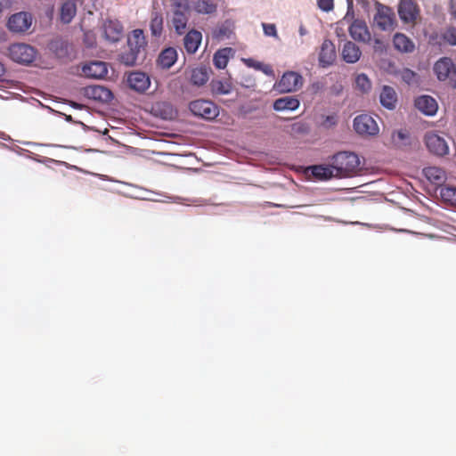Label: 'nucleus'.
<instances>
[{
	"label": "nucleus",
	"mask_w": 456,
	"mask_h": 456,
	"mask_svg": "<svg viewBox=\"0 0 456 456\" xmlns=\"http://www.w3.org/2000/svg\"><path fill=\"white\" fill-rule=\"evenodd\" d=\"M337 178H346L355 175L360 170L359 157L349 151H341L331 159Z\"/></svg>",
	"instance_id": "f257e3e1"
},
{
	"label": "nucleus",
	"mask_w": 456,
	"mask_h": 456,
	"mask_svg": "<svg viewBox=\"0 0 456 456\" xmlns=\"http://www.w3.org/2000/svg\"><path fill=\"white\" fill-rule=\"evenodd\" d=\"M147 45L143 31L142 29H134L127 38L128 51L119 55V61L126 66H134L136 64L139 54L144 50Z\"/></svg>",
	"instance_id": "f03ea898"
},
{
	"label": "nucleus",
	"mask_w": 456,
	"mask_h": 456,
	"mask_svg": "<svg viewBox=\"0 0 456 456\" xmlns=\"http://www.w3.org/2000/svg\"><path fill=\"white\" fill-rule=\"evenodd\" d=\"M376 12L373 17V24L381 31H393L397 27V20L394 10L376 2L374 4Z\"/></svg>",
	"instance_id": "7ed1b4c3"
},
{
	"label": "nucleus",
	"mask_w": 456,
	"mask_h": 456,
	"mask_svg": "<svg viewBox=\"0 0 456 456\" xmlns=\"http://www.w3.org/2000/svg\"><path fill=\"white\" fill-rule=\"evenodd\" d=\"M433 69L439 81L456 88V64L451 58H440L435 62Z\"/></svg>",
	"instance_id": "20e7f679"
},
{
	"label": "nucleus",
	"mask_w": 456,
	"mask_h": 456,
	"mask_svg": "<svg viewBox=\"0 0 456 456\" xmlns=\"http://www.w3.org/2000/svg\"><path fill=\"white\" fill-rule=\"evenodd\" d=\"M190 18V8L187 0L175 2L173 4L171 26L178 36L185 34Z\"/></svg>",
	"instance_id": "39448f33"
},
{
	"label": "nucleus",
	"mask_w": 456,
	"mask_h": 456,
	"mask_svg": "<svg viewBox=\"0 0 456 456\" xmlns=\"http://www.w3.org/2000/svg\"><path fill=\"white\" fill-rule=\"evenodd\" d=\"M400 20L404 24L415 26L420 16V9L413 0H400L397 7Z\"/></svg>",
	"instance_id": "423d86ee"
},
{
	"label": "nucleus",
	"mask_w": 456,
	"mask_h": 456,
	"mask_svg": "<svg viewBox=\"0 0 456 456\" xmlns=\"http://www.w3.org/2000/svg\"><path fill=\"white\" fill-rule=\"evenodd\" d=\"M303 77L295 71L285 72L281 79L276 82L274 88L282 94L291 93L299 90L303 86Z\"/></svg>",
	"instance_id": "0eeeda50"
},
{
	"label": "nucleus",
	"mask_w": 456,
	"mask_h": 456,
	"mask_svg": "<svg viewBox=\"0 0 456 456\" xmlns=\"http://www.w3.org/2000/svg\"><path fill=\"white\" fill-rule=\"evenodd\" d=\"M9 56L10 58L18 63L22 64H29L31 63L37 54V51L34 47L27 44H13L9 49Z\"/></svg>",
	"instance_id": "6e6552de"
},
{
	"label": "nucleus",
	"mask_w": 456,
	"mask_h": 456,
	"mask_svg": "<svg viewBox=\"0 0 456 456\" xmlns=\"http://www.w3.org/2000/svg\"><path fill=\"white\" fill-rule=\"evenodd\" d=\"M189 108L194 116L208 120L216 118L219 114L218 107L207 100H195L190 103Z\"/></svg>",
	"instance_id": "1a4fd4ad"
},
{
	"label": "nucleus",
	"mask_w": 456,
	"mask_h": 456,
	"mask_svg": "<svg viewBox=\"0 0 456 456\" xmlns=\"http://www.w3.org/2000/svg\"><path fill=\"white\" fill-rule=\"evenodd\" d=\"M354 129L362 136H375L379 134V128L376 120L370 115H358L354 119Z\"/></svg>",
	"instance_id": "9d476101"
},
{
	"label": "nucleus",
	"mask_w": 456,
	"mask_h": 456,
	"mask_svg": "<svg viewBox=\"0 0 456 456\" xmlns=\"http://www.w3.org/2000/svg\"><path fill=\"white\" fill-rule=\"evenodd\" d=\"M425 144L428 150L434 155L443 157L449 153V146L445 139L435 132H428L425 134Z\"/></svg>",
	"instance_id": "9b49d317"
},
{
	"label": "nucleus",
	"mask_w": 456,
	"mask_h": 456,
	"mask_svg": "<svg viewBox=\"0 0 456 456\" xmlns=\"http://www.w3.org/2000/svg\"><path fill=\"white\" fill-rule=\"evenodd\" d=\"M32 24V16L26 12L12 14L7 22L8 28L15 33L26 32Z\"/></svg>",
	"instance_id": "f8f14e48"
},
{
	"label": "nucleus",
	"mask_w": 456,
	"mask_h": 456,
	"mask_svg": "<svg viewBox=\"0 0 456 456\" xmlns=\"http://www.w3.org/2000/svg\"><path fill=\"white\" fill-rule=\"evenodd\" d=\"M102 30L104 38L110 43H118L124 37V27L118 20H106Z\"/></svg>",
	"instance_id": "ddd939ff"
},
{
	"label": "nucleus",
	"mask_w": 456,
	"mask_h": 456,
	"mask_svg": "<svg viewBox=\"0 0 456 456\" xmlns=\"http://www.w3.org/2000/svg\"><path fill=\"white\" fill-rule=\"evenodd\" d=\"M348 32L350 37L355 41L367 44L371 40L369 28L362 20H354L348 28Z\"/></svg>",
	"instance_id": "4468645a"
},
{
	"label": "nucleus",
	"mask_w": 456,
	"mask_h": 456,
	"mask_svg": "<svg viewBox=\"0 0 456 456\" xmlns=\"http://www.w3.org/2000/svg\"><path fill=\"white\" fill-rule=\"evenodd\" d=\"M48 48L61 60H69L73 54V45L62 38L53 39L49 43Z\"/></svg>",
	"instance_id": "2eb2a0df"
},
{
	"label": "nucleus",
	"mask_w": 456,
	"mask_h": 456,
	"mask_svg": "<svg viewBox=\"0 0 456 456\" xmlns=\"http://www.w3.org/2000/svg\"><path fill=\"white\" fill-rule=\"evenodd\" d=\"M336 60V48L333 42L325 39L321 46L319 53V65L322 68H327L333 64Z\"/></svg>",
	"instance_id": "dca6fc26"
},
{
	"label": "nucleus",
	"mask_w": 456,
	"mask_h": 456,
	"mask_svg": "<svg viewBox=\"0 0 456 456\" xmlns=\"http://www.w3.org/2000/svg\"><path fill=\"white\" fill-rule=\"evenodd\" d=\"M127 83L131 89L138 92H145L151 86L149 76L144 72L134 71L128 75Z\"/></svg>",
	"instance_id": "f3484780"
},
{
	"label": "nucleus",
	"mask_w": 456,
	"mask_h": 456,
	"mask_svg": "<svg viewBox=\"0 0 456 456\" xmlns=\"http://www.w3.org/2000/svg\"><path fill=\"white\" fill-rule=\"evenodd\" d=\"M83 75L90 78H102L108 73L107 65L101 61H91L82 68Z\"/></svg>",
	"instance_id": "a211bd4d"
},
{
	"label": "nucleus",
	"mask_w": 456,
	"mask_h": 456,
	"mask_svg": "<svg viewBox=\"0 0 456 456\" xmlns=\"http://www.w3.org/2000/svg\"><path fill=\"white\" fill-rule=\"evenodd\" d=\"M202 41V34L197 29H191L185 33L183 37V47L188 54H194Z\"/></svg>",
	"instance_id": "6ab92c4d"
},
{
	"label": "nucleus",
	"mask_w": 456,
	"mask_h": 456,
	"mask_svg": "<svg viewBox=\"0 0 456 456\" xmlns=\"http://www.w3.org/2000/svg\"><path fill=\"white\" fill-rule=\"evenodd\" d=\"M86 94L88 98L102 102H109L113 99L111 91L102 86H91L86 87Z\"/></svg>",
	"instance_id": "aec40b11"
},
{
	"label": "nucleus",
	"mask_w": 456,
	"mask_h": 456,
	"mask_svg": "<svg viewBox=\"0 0 456 456\" xmlns=\"http://www.w3.org/2000/svg\"><path fill=\"white\" fill-rule=\"evenodd\" d=\"M415 107L427 116L436 113L438 105L436 101L429 95H421L415 100Z\"/></svg>",
	"instance_id": "412c9836"
},
{
	"label": "nucleus",
	"mask_w": 456,
	"mask_h": 456,
	"mask_svg": "<svg viewBox=\"0 0 456 456\" xmlns=\"http://www.w3.org/2000/svg\"><path fill=\"white\" fill-rule=\"evenodd\" d=\"M393 45L401 53H411L415 50L414 42L409 37L400 32L394 35Z\"/></svg>",
	"instance_id": "4be33fe9"
},
{
	"label": "nucleus",
	"mask_w": 456,
	"mask_h": 456,
	"mask_svg": "<svg viewBox=\"0 0 456 456\" xmlns=\"http://www.w3.org/2000/svg\"><path fill=\"white\" fill-rule=\"evenodd\" d=\"M178 53L175 47L163 49L157 60L158 65L162 69H170L177 61Z\"/></svg>",
	"instance_id": "5701e85b"
},
{
	"label": "nucleus",
	"mask_w": 456,
	"mask_h": 456,
	"mask_svg": "<svg viewBox=\"0 0 456 456\" xmlns=\"http://www.w3.org/2000/svg\"><path fill=\"white\" fill-rule=\"evenodd\" d=\"M342 59L346 63H355L362 56V51L358 45L352 41H346L342 49Z\"/></svg>",
	"instance_id": "b1692460"
},
{
	"label": "nucleus",
	"mask_w": 456,
	"mask_h": 456,
	"mask_svg": "<svg viewBox=\"0 0 456 456\" xmlns=\"http://www.w3.org/2000/svg\"><path fill=\"white\" fill-rule=\"evenodd\" d=\"M379 101L383 107L388 110H394L397 102V94L395 89L388 86H383L379 95Z\"/></svg>",
	"instance_id": "393cba45"
},
{
	"label": "nucleus",
	"mask_w": 456,
	"mask_h": 456,
	"mask_svg": "<svg viewBox=\"0 0 456 456\" xmlns=\"http://www.w3.org/2000/svg\"><path fill=\"white\" fill-rule=\"evenodd\" d=\"M423 173L427 179L436 185H442L446 181V173L441 167H428L423 169Z\"/></svg>",
	"instance_id": "a878e982"
},
{
	"label": "nucleus",
	"mask_w": 456,
	"mask_h": 456,
	"mask_svg": "<svg viewBox=\"0 0 456 456\" xmlns=\"http://www.w3.org/2000/svg\"><path fill=\"white\" fill-rule=\"evenodd\" d=\"M150 29L152 37H159L164 30V19L162 13L153 9L151 13Z\"/></svg>",
	"instance_id": "bb28decb"
},
{
	"label": "nucleus",
	"mask_w": 456,
	"mask_h": 456,
	"mask_svg": "<svg viewBox=\"0 0 456 456\" xmlns=\"http://www.w3.org/2000/svg\"><path fill=\"white\" fill-rule=\"evenodd\" d=\"M299 100L295 96L279 98L273 102V109L277 111L295 110L299 107Z\"/></svg>",
	"instance_id": "cd10ccee"
},
{
	"label": "nucleus",
	"mask_w": 456,
	"mask_h": 456,
	"mask_svg": "<svg viewBox=\"0 0 456 456\" xmlns=\"http://www.w3.org/2000/svg\"><path fill=\"white\" fill-rule=\"evenodd\" d=\"M312 169V175L318 180H328L332 177H337L335 175V168H333L332 161L329 166H314L311 167Z\"/></svg>",
	"instance_id": "c85d7f7f"
},
{
	"label": "nucleus",
	"mask_w": 456,
	"mask_h": 456,
	"mask_svg": "<svg viewBox=\"0 0 456 456\" xmlns=\"http://www.w3.org/2000/svg\"><path fill=\"white\" fill-rule=\"evenodd\" d=\"M391 143L396 148H403L411 143L410 132L407 129L393 131L391 134Z\"/></svg>",
	"instance_id": "c756f323"
},
{
	"label": "nucleus",
	"mask_w": 456,
	"mask_h": 456,
	"mask_svg": "<svg viewBox=\"0 0 456 456\" xmlns=\"http://www.w3.org/2000/svg\"><path fill=\"white\" fill-rule=\"evenodd\" d=\"M233 50L230 47H225L218 50L213 57V62L216 69H223L227 66L229 58L232 55Z\"/></svg>",
	"instance_id": "7c9ffc66"
},
{
	"label": "nucleus",
	"mask_w": 456,
	"mask_h": 456,
	"mask_svg": "<svg viewBox=\"0 0 456 456\" xmlns=\"http://www.w3.org/2000/svg\"><path fill=\"white\" fill-rule=\"evenodd\" d=\"M77 3L74 0H68L61 5V20L64 23H69L77 13Z\"/></svg>",
	"instance_id": "2f4dec72"
},
{
	"label": "nucleus",
	"mask_w": 456,
	"mask_h": 456,
	"mask_svg": "<svg viewBox=\"0 0 456 456\" xmlns=\"http://www.w3.org/2000/svg\"><path fill=\"white\" fill-rule=\"evenodd\" d=\"M193 10L199 14H213L217 10V5L210 0H197L193 3Z\"/></svg>",
	"instance_id": "473e14b6"
},
{
	"label": "nucleus",
	"mask_w": 456,
	"mask_h": 456,
	"mask_svg": "<svg viewBox=\"0 0 456 456\" xmlns=\"http://www.w3.org/2000/svg\"><path fill=\"white\" fill-rule=\"evenodd\" d=\"M208 80V73L203 68H196L192 69L191 75V82L195 86H203Z\"/></svg>",
	"instance_id": "72a5a7b5"
},
{
	"label": "nucleus",
	"mask_w": 456,
	"mask_h": 456,
	"mask_svg": "<svg viewBox=\"0 0 456 456\" xmlns=\"http://www.w3.org/2000/svg\"><path fill=\"white\" fill-rule=\"evenodd\" d=\"M210 86L212 93L218 95L228 94L232 92V88L231 83L221 80H213Z\"/></svg>",
	"instance_id": "f704fd0d"
},
{
	"label": "nucleus",
	"mask_w": 456,
	"mask_h": 456,
	"mask_svg": "<svg viewBox=\"0 0 456 456\" xmlns=\"http://www.w3.org/2000/svg\"><path fill=\"white\" fill-rule=\"evenodd\" d=\"M440 196L442 200L452 206H456V188L455 187H443L440 190Z\"/></svg>",
	"instance_id": "c9c22d12"
},
{
	"label": "nucleus",
	"mask_w": 456,
	"mask_h": 456,
	"mask_svg": "<svg viewBox=\"0 0 456 456\" xmlns=\"http://www.w3.org/2000/svg\"><path fill=\"white\" fill-rule=\"evenodd\" d=\"M355 86L362 93H367L371 87L370 81L365 74H359L356 77Z\"/></svg>",
	"instance_id": "e433bc0d"
},
{
	"label": "nucleus",
	"mask_w": 456,
	"mask_h": 456,
	"mask_svg": "<svg viewBox=\"0 0 456 456\" xmlns=\"http://www.w3.org/2000/svg\"><path fill=\"white\" fill-rule=\"evenodd\" d=\"M443 39L450 45H456V28L449 27L443 34Z\"/></svg>",
	"instance_id": "4c0bfd02"
},
{
	"label": "nucleus",
	"mask_w": 456,
	"mask_h": 456,
	"mask_svg": "<svg viewBox=\"0 0 456 456\" xmlns=\"http://www.w3.org/2000/svg\"><path fill=\"white\" fill-rule=\"evenodd\" d=\"M307 132V127L305 124L301 122H297L292 124L289 126V133L292 135L299 134H305Z\"/></svg>",
	"instance_id": "58836bf2"
},
{
	"label": "nucleus",
	"mask_w": 456,
	"mask_h": 456,
	"mask_svg": "<svg viewBox=\"0 0 456 456\" xmlns=\"http://www.w3.org/2000/svg\"><path fill=\"white\" fill-rule=\"evenodd\" d=\"M317 4L321 10L330 12L334 8V0H317Z\"/></svg>",
	"instance_id": "ea45409f"
},
{
	"label": "nucleus",
	"mask_w": 456,
	"mask_h": 456,
	"mask_svg": "<svg viewBox=\"0 0 456 456\" xmlns=\"http://www.w3.org/2000/svg\"><path fill=\"white\" fill-rule=\"evenodd\" d=\"M337 124V117L336 115H329L324 117V119L322 122V126L325 128H330Z\"/></svg>",
	"instance_id": "a19ab883"
},
{
	"label": "nucleus",
	"mask_w": 456,
	"mask_h": 456,
	"mask_svg": "<svg viewBox=\"0 0 456 456\" xmlns=\"http://www.w3.org/2000/svg\"><path fill=\"white\" fill-rule=\"evenodd\" d=\"M263 29L266 36L277 37V30L274 24L263 23Z\"/></svg>",
	"instance_id": "79ce46f5"
},
{
	"label": "nucleus",
	"mask_w": 456,
	"mask_h": 456,
	"mask_svg": "<svg viewBox=\"0 0 456 456\" xmlns=\"http://www.w3.org/2000/svg\"><path fill=\"white\" fill-rule=\"evenodd\" d=\"M373 48L376 52H384L386 50V46L384 42L379 38H375L373 40Z\"/></svg>",
	"instance_id": "37998d69"
},
{
	"label": "nucleus",
	"mask_w": 456,
	"mask_h": 456,
	"mask_svg": "<svg viewBox=\"0 0 456 456\" xmlns=\"http://www.w3.org/2000/svg\"><path fill=\"white\" fill-rule=\"evenodd\" d=\"M416 74L410 70V69H405L403 73V78L408 83L410 84L411 81L415 77Z\"/></svg>",
	"instance_id": "c03bdc74"
},
{
	"label": "nucleus",
	"mask_w": 456,
	"mask_h": 456,
	"mask_svg": "<svg viewBox=\"0 0 456 456\" xmlns=\"http://www.w3.org/2000/svg\"><path fill=\"white\" fill-rule=\"evenodd\" d=\"M450 12L452 16L456 20V0H451Z\"/></svg>",
	"instance_id": "a18cd8bd"
},
{
	"label": "nucleus",
	"mask_w": 456,
	"mask_h": 456,
	"mask_svg": "<svg viewBox=\"0 0 456 456\" xmlns=\"http://www.w3.org/2000/svg\"><path fill=\"white\" fill-rule=\"evenodd\" d=\"M227 31L228 29L224 27L219 28L216 33V37L218 38H223L224 36H226Z\"/></svg>",
	"instance_id": "49530a36"
},
{
	"label": "nucleus",
	"mask_w": 456,
	"mask_h": 456,
	"mask_svg": "<svg viewBox=\"0 0 456 456\" xmlns=\"http://www.w3.org/2000/svg\"><path fill=\"white\" fill-rule=\"evenodd\" d=\"M262 71L266 75H273V70L270 65L263 64Z\"/></svg>",
	"instance_id": "de8ad7c7"
},
{
	"label": "nucleus",
	"mask_w": 456,
	"mask_h": 456,
	"mask_svg": "<svg viewBox=\"0 0 456 456\" xmlns=\"http://www.w3.org/2000/svg\"><path fill=\"white\" fill-rule=\"evenodd\" d=\"M4 72H5V69L3 65V63L0 62V77L4 76Z\"/></svg>",
	"instance_id": "09e8293b"
},
{
	"label": "nucleus",
	"mask_w": 456,
	"mask_h": 456,
	"mask_svg": "<svg viewBox=\"0 0 456 456\" xmlns=\"http://www.w3.org/2000/svg\"><path fill=\"white\" fill-rule=\"evenodd\" d=\"M252 66L255 67L256 69L262 70V69H263V63H261V62H256V64H254Z\"/></svg>",
	"instance_id": "8fccbe9b"
},
{
	"label": "nucleus",
	"mask_w": 456,
	"mask_h": 456,
	"mask_svg": "<svg viewBox=\"0 0 456 456\" xmlns=\"http://www.w3.org/2000/svg\"><path fill=\"white\" fill-rule=\"evenodd\" d=\"M252 66L255 67L256 69L262 70V69H263V63H261V62H256V64H254Z\"/></svg>",
	"instance_id": "3c124183"
},
{
	"label": "nucleus",
	"mask_w": 456,
	"mask_h": 456,
	"mask_svg": "<svg viewBox=\"0 0 456 456\" xmlns=\"http://www.w3.org/2000/svg\"><path fill=\"white\" fill-rule=\"evenodd\" d=\"M299 33H300V35H301V36L305 35V34H306V30H305V28H303V27H301V28H299Z\"/></svg>",
	"instance_id": "603ef678"
},
{
	"label": "nucleus",
	"mask_w": 456,
	"mask_h": 456,
	"mask_svg": "<svg viewBox=\"0 0 456 456\" xmlns=\"http://www.w3.org/2000/svg\"><path fill=\"white\" fill-rule=\"evenodd\" d=\"M2 11H3V4H2V3L0 2V13L2 12Z\"/></svg>",
	"instance_id": "864d4df0"
}]
</instances>
